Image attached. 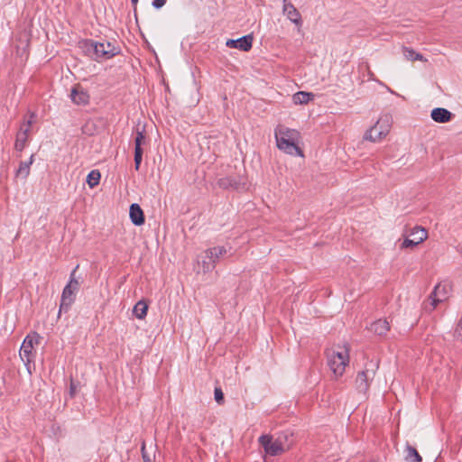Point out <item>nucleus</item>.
Segmentation results:
<instances>
[{
	"mask_svg": "<svg viewBox=\"0 0 462 462\" xmlns=\"http://www.w3.org/2000/svg\"><path fill=\"white\" fill-rule=\"evenodd\" d=\"M274 137L279 150L290 155L303 156L300 148V133L283 125H278L274 129Z\"/></svg>",
	"mask_w": 462,
	"mask_h": 462,
	"instance_id": "nucleus-1",
	"label": "nucleus"
},
{
	"mask_svg": "<svg viewBox=\"0 0 462 462\" xmlns=\"http://www.w3.org/2000/svg\"><path fill=\"white\" fill-rule=\"evenodd\" d=\"M258 441L267 455L275 457L290 450L295 444V438L291 431L284 430L274 439L272 435L263 434L260 436Z\"/></svg>",
	"mask_w": 462,
	"mask_h": 462,
	"instance_id": "nucleus-2",
	"label": "nucleus"
},
{
	"mask_svg": "<svg viewBox=\"0 0 462 462\" xmlns=\"http://www.w3.org/2000/svg\"><path fill=\"white\" fill-rule=\"evenodd\" d=\"M80 49L92 60H108L119 53L118 46L110 42H97L87 39L79 42Z\"/></svg>",
	"mask_w": 462,
	"mask_h": 462,
	"instance_id": "nucleus-3",
	"label": "nucleus"
},
{
	"mask_svg": "<svg viewBox=\"0 0 462 462\" xmlns=\"http://www.w3.org/2000/svg\"><path fill=\"white\" fill-rule=\"evenodd\" d=\"M349 351L347 344L337 346L326 351L328 365L336 378L344 374L350 360Z\"/></svg>",
	"mask_w": 462,
	"mask_h": 462,
	"instance_id": "nucleus-4",
	"label": "nucleus"
},
{
	"mask_svg": "<svg viewBox=\"0 0 462 462\" xmlns=\"http://www.w3.org/2000/svg\"><path fill=\"white\" fill-rule=\"evenodd\" d=\"M391 126V117L387 115H384L381 116L377 122L365 132L364 139L373 143L380 142L390 133Z\"/></svg>",
	"mask_w": 462,
	"mask_h": 462,
	"instance_id": "nucleus-5",
	"label": "nucleus"
},
{
	"mask_svg": "<svg viewBox=\"0 0 462 462\" xmlns=\"http://www.w3.org/2000/svg\"><path fill=\"white\" fill-rule=\"evenodd\" d=\"M377 368L378 364L376 362L369 361L365 364V369L358 372L356 378V389L359 393L366 394L370 382L374 379Z\"/></svg>",
	"mask_w": 462,
	"mask_h": 462,
	"instance_id": "nucleus-6",
	"label": "nucleus"
},
{
	"mask_svg": "<svg viewBox=\"0 0 462 462\" xmlns=\"http://www.w3.org/2000/svg\"><path fill=\"white\" fill-rule=\"evenodd\" d=\"M40 337V335L34 332L27 335L22 343L19 355L24 365L27 366L34 362L36 356L34 346L39 344Z\"/></svg>",
	"mask_w": 462,
	"mask_h": 462,
	"instance_id": "nucleus-7",
	"label": "nucleus"
},
{
	"mask_svg": "<svg viewBox=\"0 0 462 462\" xmlns=\"http://www.w3.org/2000/svg\"><path fill=\"white\" fill-rule=\"evenodd\" d=\"M79 266L71 272L69 281L64 287L60 299V312L61 310L67 311L75 300V293L79 290V282L75 277L76 271Z\"/></svg>",
	"mask_w": 462,
	"mask_h": 462,
	"instance_id": "nucleus-8",
	"label": "nucleus"
},
{
	"mask_svg": "<svg viewBox=\"0 0 462 462\" xmlns=\"http://www.w3.org/2000/svg\"><path fill=\"white\" fill-rule=\"evenodd\" d=\"M35 117L36 115L32 112L28 113L24 116L15 137L14 149L16 151L22 152L26 147L27 142L29 140L31 127L34 122Z\"/></svg>",
	"mask_w": 462,
	"mask_h": 462,
	"instance_id": "nucleus-9",
	"label": "nucleus"
},
{
	"mask_svg": "<svg viewBox=\"0 0 462 462\" xmlns=\"http://www.w3.org/2000/svg\"><path fill=\"white\" fill-rule=\"evenodd\" d=\"M411 236L413 238H405L401 245V249L413 248L425 241L428 237V233L425 228L420 226H415L412 228Z\"/></svg>",
	"mask_w": 462,
	"mask_h": 462,
	"instance_id": "nucleus-10",
	"label": "nucleus"
},
{
	"mask_svg": "<svg viewBox=\"0 0 462 462\" xmlns=\"http://www.w3.org/2000/svg\"><path fill=\"white\" fill-rule=\"evenodd\" d=\"M450 286L448 283L437 284L430 296L432 310L436 308L438 303L445 301L448 298Z\"/></svg>",
	"mask_w": 462,
	"mask_h": 462,
	"instance_id": "nucleus-11",
	"label": "nucleus"
},
{
	"mask_svg": "<svg viewBox=\"0 0 462 462\" xmlns=\"http://www.w3.org/2000/svg\"><path fill=\"white\" fill-rule=\"evenodd\" d=\"M226 253V249L224 246H215L208 249L205 252L206 258L208 259V262L204 261V268L207 271H210L215 268L218 259Z\"/></svg>",
	"mask_w": 462,
	"mask_h": 462,
	"instance_id": "nucleus-12",
	"label": "nucleus"
},
{
	"mask_svg": "<svg viewBox=\"0 0 462 462\" xmlns=\"http://www.w3.org/2000/svg\"><path fill=\"white\" fill-rule=\"evenodd\" d=\"M253 40V36L248 34L236 40H227L226 45L229 48H236L243 51H248L252 48Z\"/></svg>",
	"mask_w": 462,
	"mask_h": 462,
	"instance_id": "nucleus-13",
	"label": "nucleus"
},
{
	"mask_svg": "<svg viewBox=\"0 0 462 462\" xmlns=\"http://www.w3.org/2000/svg\"><path fill=\"white\" fill-rule=\"evenodd\" d=\"M217 185L220 188L225 189H237L240 188L241 185L245 186V181L241 177L226 176V177L220 178L217 180Z\"/></svg>",
	"mask_w": 462,
	"mask_h": 462,
	"instance_id": "nucleus-14",
	"label": "nucleus"
},
{
	"mask_svg": "<svg viewBox=\"0 0 462 462\" xmlns=\"http://www.w3.org/2000/svg\"><path fill=\"white\" fill-rule=\"evenodd\" d=\"M282 13L296 26L302 25L301 14L292 4L282 5Z\"/></svg>",
	"mask_w": 462,
	"mask_h": 462,
	"instance_id": "nucleus-15",
	"label": "nucleus"
},
{
	"mask_svg": "<svg viewBox=\"0 0 462 462\" xmlns=\"http://www.w3.org/2000/svg\"><path fill=\"white\" fill-rule=\"evenodd\" d=\"M70 98L77 105H87L89 102L88 93L79 85L71 89Z\"/></svg>",
	"mask_w": 462,
	"mask_h": 462,
	"instance_id": "nucleus-16",
	"label": "nucleus"
},
{
	"mask_svg": "<svg viewBox=\"0 0 462 462\" xmlns=\"http://www.w3.org/2000/svg\"><path fill=\"white\" fill-rule=\"evenodd\" d=\"M129 216L132 223L135 226H142L145 221L143 211L137 203H133L130 206Z\"/></svg>",
	"mask_w": 462,
	"mask_h": 462,
	"instance_id": "nucleus-17",
	"label": "nucleus"
},
{
	"mask_svg": "<svg viewBox=\"0 0 462 462\" xmlns=\"http://www.w3.org/2000/svg\"><path fill=\"white\" fill-rule=\"evenodd\" d=\"M430 116L437 123H448L451 120L452 114L446 108L437 107L431 111Z\"/></svg>",
	"mask_w": 462,
	"mask_h": 462,
	"instance_id": "nucleus-18",
	"label": "nucleus"
},
{
	"mask_svg": "<svg viewBox=\"0 0 462 462\" xmlns=\"http://www.w3.org/2000/svg\"><path fill=\"white\" fill-rule=\"evenodd\" d=\"M369 329L377 336H384L390 330V325L385 319H377L370 325Z\"/></svg>",
	"mask_w": 462,
	"mask_h": 462,
	"instance_id": "nucleus-19",
	"label": "nucleus"
},
{
	"mask_svg": "<svg viewBox=\"0 0 462 462\" xmlns=\"http://www.w3.org/2000/svg\"><path fill=\"white\" fill-rule=\"evenodd\" d=\"M33 162H34L33 154L31 155L29 161L21 162L18 169L15 171V177L23 179V180H26L27 177L30 175L31 165L33 163Z\"/></svg>",
	"mask_w": 462,
	"mask_h": 462,
	"instance_id": "nucleus-20",
	"label": "nucleus"
},
{
	"mask_svg": "<svg viewBox=\"0 0 462 462\" xmlns=\"http://www.w3.org/2000/svg\"><path fill=\"white\" fill-rule=\"evenodd\" d=\"M313 97L314 95L310 92L299 91L292 96V100L296 105H303L308 104Z\"/></svg>",
	"mask_w": 462,
	"mask_h": 462,
	"instance_id": "nucleus-21",
	"label": "nucleus"
},
{
	"mask_svg": "<svg viewBox=\"0 0 462 462\" xmlns=\"http://www.w3.org/2000/svg\"><path fill=\"white\" fill-rule=\"evenodd\" d=\"M405 462H422V458L415 448L407 445L405 448Z\"/></svg>",
	"mask_w": 462,
	"mask_h": 462,
	"instance_id": "nucleus-22",
	"label": "nucleus"
},
{
	"mask_svg": "<svg viewBox=\"0 0 462 462\" xmlns=\"http://www.w3.org/2000/svg\"><path fill=\"white\" fill-rule=\"evenodd\" d=\"M402 53H403V56L404 58L407 60H411V61H414V60H420V61H424L426 62L427 61V59L423 57V55H421L420 53H418L416 52L413 49L411 48H409V47H403L402 48Z\"/></svg>",
	"mask_w": 462,
	"mask_h": 462,
	"instance_id": "nucleus-23",
	"label": "nucleus"
},
{
	"mask_svg": "<svg viewBox=\"0 0 462 462\" xmlns=\"http://www.w3.org/2000/svg\"><path fill=\"white\" fill-rule=\"evenodd\" d=\"M148 305L144 300H139L134 307V315L139 319H143L147 315Z\"/></svg>",
	"mask_w": 462,
	"mask_h": 462,
	"instance_id": "nucleus-24",
	"label": "nucleus"
},
{
	"mask_svg": "<svg viewBox=\"0 0 462 462\" xmlns=\"http://www.w3.org/2000/svg\"><path fill=\"white\" fill-rule=\"evenodd\" d=\"M100 178V172L97 170H93L87 176V183L90 188H94L99 184Z\"/></svg>",
	"mask_w": 462,
	"mask_h": 462,
	"instance_id": "nucleus-25",
	"label": "nucleus"
},
{
	"mask_svg": "<svg viewBox=\"0 0 462 462\" xmlns=\"http://www.w3.org/2000/svg\"><path fill=\"white\" fill-rule=\"evenodd\" d=\"M143 144H145L144 130L140 131L139 129H137L134 138V150H143L142 146Z\"/></svg>",
	"mask_w": 462,
	"mask_h": 462,
	"instance_id": "nucleus-26",
	"label": "nucleus"
},
{
	"mask_svg": "<svg viewBox=\"0 0 462 462\" xmlns=\"http://www.w3.org/2000/svg\"><path fill=\"white\" fill-rule=\"evenodd\" d=\"M143 150H134V168L136 171L139 170L142 160H143Z\"/></svg>",
	"mask_w": 462,
	"mask_h": 462,
	"instance_id": "nucleus-27",
	"label": "nucleus"
},
{
	"mask_svg": "<svg viewBox=\"0 0 462 462\" xmlns=\"http://www.w3.org/2000/svg\"><path fill=\"white\" fill-rule=\"evenodd\" d=\"M214 398H215V401L218 403V404H222L224 402V393H223V391L220 387H216L215 390H214Z\"/></svg>",
	"mask_w": 462,
	"mask_h": 462,
	"instance_id": "nucleus-28",
	"label": "nucleus"
},
{
	"mask_svg": "<svg viewBox=\"0 0 462 462\" xmlns=\"http://www.w3.org/2000/svg\"><path fill=\"white\" fill-rule=\"evenodd\" d=\"M141 452H142V456L143 458V462H152V460L150 458V457L148 456V454L146 452L144 441H143V443H142Z\"/></svg>",
	"mask_w": 462,
	"mask_h": 462,
	"instance_id": "nucleus-29",
	"label": "nucleus"
},
{
	"mask_svg": "<svg viewBox=\"0 0 462 462\" xmlns=\"http://www.w3.org/2000/svg\"><path fill=\"white\" fill-rule=\"evenodd\" d=\"M454 337L462 340V322L458 321L457 328L454 331Z\"/></svg>",
	"mask_w": 462,
	"mask_h": 462,
	"instance_id": "nucleus-30",
	"label": "nucleus"
},
{
	"mask_svg": "<svg viewBox=\"0 0 462 462\" xmlns=\"http://www.w3.org/2000/svg\"><path fill=\"white\" fill-rule=\"evenodd\" d=\"M166 3V0H152V6L155 8V9H160L162 8Z\"/></svg>",
	"mask_w": 462,
	"mask_h": 462,
	"instance_id": "nucleus-31",
	"label": "nucleus"
},
{
	"mask_svg": "<svg viewBox=\"0 0 462 462\" xmlns=\"http://www.w3.org/2000/svg\"><path fill=\"white\" fill-rule=\"evenodd\" d=\"M77 392V385L73 381L70 382L69 385V395L70 397H74Z\"/></svg>",
	"mask_w": 462,
	"mask_h": 462,
	"instance_id": "nucleus-32",
	"label": "nucleus"
},
{
	"mask_svg": "<svg viewBox=\"0 0 462 462\" xmlns=\"http://www.w3.org/2000/svg\"><path fill=\"white\" fill-rule=\"evenodd\" d=\"M131 2H132V5H134V7L135 8L137 5L138 0H131Z\"/></svg>",
	"mask_w": 462,
	"mask_h": 462,
	"instance_id": "nucleus-33",
	"label": "nucleus"
},
{
	"mask_svg": "<svg viewBox=\"0 0 462 462\" xmlns=\"http://www.w3.org/2000/svg\"><path fill=\"white\" fill-rule=\"evenodd\" d=\"M283 5H291V2H288V0H282Z\"/></svg>",
	"mask_w": 462,
	"mask_h": 462,
	"instance_id": "nucleus-34",
	"label": "nucleus"
},
{
	"mask_svg": "<svg viewBox=\"0 0 462 462\" xmlns=\"http://www.w3.org/2000/svg\"><path fill=\"white\" fill-rule=\"evenodd\" d=\"M374 73H370V78L373 79Z\"/></svg>",
	"mask_w": 462,
	"mask_h": 462,
	"instance_id": "nucleus-35",
	"label": "nucleus"
},
{
	"mask_svg": "<svg viewBox=\"0 0 462 462\" xmlns=\"http://www.w3.org/2000/svg\"><path fill=\"white\" fill-rule=\"evenodd\" d=\"M459 253L462 254V247L460 248Z\"/></svg>",
	"mask_w": 462,
	"mask_h": 462,
	"instance_id": "nucleus-36",
	"label": "nucleus"
}]
</instances>
